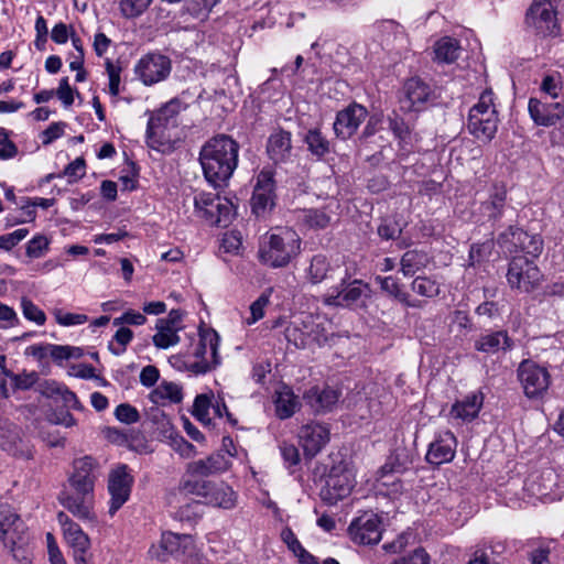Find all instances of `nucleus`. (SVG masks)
I'll use <instances>...</instances> for the list:
<instances>
[{
    "instance_id": "nucleus-1",
    "label": "nucleus",
    "mask_w": 564,
    "mask_h": 564,
    "mask_svg": "<svg viewBox=\"0 0 564 564\" xmlns=\"http://www.w3.org/2000/svg\"><path fill=\"white\" fill-rule=\"evenodd\" d=\"M238 154V142L227 134H218L207 140L199 152L206 181L214 187L226 184L237 169Z\"/></svg>"
},
{
    "instance_id": "nucleus-2",
    "label": "nucleus",
    "mask_w": 564,
    "mask_h": 564,
    "mask_svg": "<svg viewBox=\"0 0 564 564\" xmlns=\"http://www.w3.org/2000/svg\"><path fill=\"white\" fill-rule=\"evenodd\" d=\"M219 335L214 329L199 332L186 352L172 355L169 362L178 371H188L195 376L205 375L220 365L218 354Z\"/></svg>"
},
{
    "instance_id": "nucleus-3",
    "label": "nucleus",
    "mask_w": 564,
    "mask_h": 564,
    "mask_svg": "<svg viewBox=\"0 0 564 564\" xmlns=\"http://www.w3.org/2000/svg\"><path fill=\"white\" fill-rule=\"evenodd\" d=\"M301 245V237L292 228H274L261 238L259 261L273 269L284 268L300 254Z\"/></svg>"
},
{
    "instance_id": "nucleus-4",
    "label": "nucleus",
    "mask_w": 564,
    "mask_h": 564,
    "mask_svg": "<svg viewBox=\"0 0 564 564\" xmlns=\"http://www.w3.org/2000/svg\"><path fill=\"white\" fill-rule=\"evenodd\" d=\"M0 540L18 563L32 562L33 554L28 529L9 505H0Z\"/></svg>"
},
{
    "instance_id": "nucleus-5",
    "label": "nucleus",
    "mask_w": 564,
    "mask_h": 564,
    "mask_svg": "<svg viewBox=\"0 0 564 564\" xmlns=\"http://www.w3.org/2000/svg\"><path fill=\"white\" fill-rule=\"evenodd\" d=\"M181 108V101L172 99L151 115L147 127V144L151 149L161 152L173 149V131L178 126Z\"/></svg>"
},
{
    "instance_id": "nucleus-6",
    "label": "nucleus",
    "mask_w": 564,
    "mask_h": 564,
    "mask_svg": "<svg viewBox=\"0 0 564 564\" xmlns=\"http://www.w3.org/2000/svg\"><path fill=\"white\" fill-rule=\"evenodd\" d=\"M498 113L491 89H485L468 113L467 129L481 142H490L498 130Z\"/></svg>"
},
{
    "instance_id": "nucleus-7",
    "label": "nucleus",
    "mask_w": 564,
    "mask_h": 564,
    "mask_svg": "<svg viewBox=\"0 0 564 564\" xmlns=\"http://www.w3.org/2000/svg\"><path fill=\"white\" fill-rule=\"evenodd\" d=\"M182 490L185 494L203 498L207 505L223 509H232L237 503L236 492L225 482H212L204 479L185 480Z\"/></svg>"
},
{
    "instance_id": "nucleus-8",
    "label": "nucleus",
    "mask_w": 564,
    "mask_h": 564,
    "mask_svg": "<svg viewBox=\"0 0 564 564\" xmlns=\"http://www.w3.org/2000/svg\"><path fill=\"white\" fill-rule=\"evenodd\" d=\"M194 206L199 217L216 226H227L235 213V206L231 200L213 193L202 192L196 194Z\"/></svg>"
},
{
    "instance_id": "nucleus-9",
    "label": "nucleus",
    "mask_w": 564,
    "mask_h": 564,
    "mask_svg": "<svg viewBox=\"0 0 564 564\" xmlns=\"http://www.w3.org/2000/svg\"><path fill=\"white\" fill-rule=\"evenodd\" d=\"M518 380L527 398L542 397L549 389L551 376L546 367L531 359L522 360L517 369Z\"/></svg>"
},
{
    "instance_id": "nucleus-10",
    "label": "nucleus",
    "mask_w": 564,
    "mask_h": 564,
    "mask_svg": "<svg viewBox=\"0 0 564 564\" xmlns=\"http://www.w3.org/2000/svg\"><path fill=\"white\" fill-rule=\"evenodd\" d=\"M542 274L538 265L527 257H513L509 263L507 280L512 289L529 293L541 282Z\"/></svg>"
},
{
    "instance_id": "nucleus-11",
    "label": "nucleus",
    "mask_w": 564,
    "mask_h": 564,
    "mask_svg": "<svg viewBox=\"0 0 564 564\" xmlns=\"http://www.w3.org/2000/svg\"><path fill=\"white\" fill-rule=\"evenodd\" d=\"M355 484L351 469L341 464L334 466L326 477L321 497L328 505H336L350 495Z\"/></svg>"
},
{
    "instance_id": "nucleus-12",
    "label": "nucleus",
    "mask_w": 564,
    "mask_h": 564,
    "mask_svg": "<svg viewBox=\"0 0 564 564\" xmlns=\"http://www.w3.org/2000/svg\"><path fill=\"white\" fill-rule=\"evenodd\" d=\"M149 553L152 557L163 562L166 561L167 555L177 558L192 557L196 555L197 547L191 534H178L169 531L162 534L160 546H152Z\"/></svg>"
},
{
    "instance_id": "nucleus-13",
    "label": "nucleus",
    "mask_w": 564,
    "mask_h": 564,
    "mask_svg": "<svg viewBox=\"0 0 564 564\" xmlns=\"http://www.w3.org/2000/svg\"><path fill=\"white\" fill-rule=\"evenodd\" d=\"M57 520L67 545L73 550L75 563L89 564L91 558L89 536L65 512H58Z\"/></svg>"
},
{
    "instance_id": "nucleus-14",
    "label": "nucleus",
    "mask_w": 564,
    "mask_h": 564,
    "mask_svg": "<svg viewBox=\"0 0 564 564\" xmlns=\"http://www.w3.org/2000/svg\"><path fill=\"white\" fill-rule=\"evenodd\" d=\"M370 286L361 280L347 282L341 279L339 285L330 288L324 296V302L329 306L350 307L361 302L362 299L369 297Z\"/></svg>"
},
{
    "instance_id": "nucleus-15",
    "label": "nucleus",
    "mask_w": 564,
    "mask_h": 564,
    "mask_svg": "<svg viewBox=\"0 0 564 564\" xmlns=\"http://www.w3.org/2000/svg\"><path fill=\"white\" fill-rule=\"evenodd\" d=\"M171 59L160 53H149L134 66V73L147 86L164 80L171 73Z\"/></svg>"
},
{
    "instance_id": "nucleus-16",
    "label": "nucleus",
    "mask_w": 564,
    "mask_h": 564,
    "mask_svg": "<svg viewBox=\"0 0 564 564\" xmlns=\"http://www.w3.org/2000/svg\"><path fill=\"white\" fill-rule=\"evenodd\" d=\"M527 23L541 35L557 34L558 24L553 0H534L527 14Z\"/></svg>"
},
{
    "instance_id": "nucleus-17",
    "label": "nucleus",
    "mask_w": 564,
    "mask_h": 564,
    "mask_svg": "<svg viewBox=\"0 0 564 564\" xmlns=\"http://www.w3.org/2000/svg\"><path fill=\"white\" fill-rule=\"evenodd\" d=\"M133 485V476L127 465L113 468L108 478V490L111 496L109 513L113 516L129 499Z\"/></svg>"
},
{
    "instance_id": "nucleus-18",
    "label": "nucleus",
    "mask_w": 564,
    "mask_h": 564,
    "mask_svg": "<svg viewBox=\"0 0 564 564\" xmlns=\"http://www.w3.org/2000/svg\"><path fill=\"white\" fill-rule=\"evenodd\" d=\"M348 534L357 544H377L382 534L381 520L377 514L364 513L349 524Z\"/></svg>"
},
{
    "instance_id": "nucleus-19",
    "label": "nucleus",
    "mask_w": 564,
    "mask_h": 564,
    "mask_svg": "<svg viewBox=\"0 0 564 564\" xmlns=\"http://www.w3.org/2000/svg\"><path fill=\"white\" fill-rule=\"evenodd\" d=\"M368 117V110L362 105L352 102L336 115L334 122L335 134L343 139H349Z\"/></svg>"
},
{
    "instance_id": "nucleus-20",
    "label": "nucleus",
    "mask_w": 564,
    "mask_h": 564,
    "mask_svg": "<svg viewBox=\"0 0 564 564\" xmlns=\"http://www.w3.org/2000/svg\"><path fill=\"white\" fill-rule=\"evenodd\" d=\"M274 181L270 171H261L257 176V183L251 197L253 214L263 216L274 205Z\"/></svg>"
},
{
    "instance_id": "nucleus-21",
    "label": "nucleus",
    "mask_w": 564,
    "mask_h": 564,
    "mask_svg": "<svg viewBox=\"0 0 564 564\" xmlns=\"http://www.w3.org/2000/svg\"><path fill=\"white\" fill-rule=\"evenodd\" d=\"M329 429L322 423H308L301 427L300 444L305 456L312 458L329 442Z\"/></svg>"
},
{
    "instance_id": "nucleus-22",
    "label": "nucleus",
    "mask_w": 564,
    "mask_h": 564,
    "mask_svg": "<svg viewBox=\"0 0 564 564\" xmlns=\"http://www.w3.org/2000/svg\"><path fill=\"white\" fill-rule=\"evenodd\" d=\"M457 440L453 432H440L430 444L426 460L433 465H442L453 460L456 454Z\"/></svg>"
},
{
    "instance_id": "nucleus-23",
    "label": "nucleus",
    "mask_w": 564,
    "mask_h": 564,
    "mask_svg": "<svg viewBox=\"0 0 564 564\" xmlns=\"http://www.w3.org/2000/svg\"><path fill=\"white\" fill-rule=\"evenodd\" d=\"M528 108L530 117L538 126L551 127L564 117V104L561 102H542L530 98Z\"/></svg>"
},
{
    "instance_id": "nucleus-24",
    "label": "nucleus",
    "mask_w": 564,
    "mask_h": 564,
    "mask_svg": "<svg viewBox=\"0 0 564 564\" xmlns=\"http://www.w3.org/2000/svg\"><path fill=\"white\" fill-rule=\"evenodd\" d=\"M74 473L69 478V484L77 494H93L94 490V469L95 460L89 456H84L74 460Z\"/></svg>"
},
{
    "instance_id": "nucleus-25",
    "label": "nucleus",
    "mask_w": 564,
    "mask_h": 564,
    "mask_svg": "<svg viewBox=\"0 0 564 564\" xmlns=\"http://www.w3.org/2000/svg\"><path fill=\"white\" fill-rule=\"evenodd\" d=\"M338 390L325 387H312L303 394L304 402L314 413H324L332 411L339 400Z\"/></svg>"
},
{
    "instance_id": "nucleus-26",
    "label": "nucleus",
    "mask_w": 564,
    "mask_h": 564,
    "mask_svg": "<svg viewBox=\"0 0 564 564\" xmlns=\"http://www.w3.org/2000/svg\"><path fill=\"white\" fill-rule=\"evenodd\" d=\"M231 467L228 456L218 451L205 459H198L187 465V471L194 476L208 477L227 471Z\"/></svg>"
},
{
    "instance_id": "nucleus-27",
    "label": "nucleus",
    "mask_w": 564,
    "mask_h": 564,
    "mask_svg": "<svg viewBox=\"0 0 564 564\" xmlns=\"http://www.w3.org/2000/svg\"><path fill=\"white\" fill-rule=\"evenodd\" d=\"M404 96L401 98V108L405 111L420 110L431 96V88L420 78H410L403 87Z\"/></svg>"
},
{
    "instance_id": "nucleus-28",
    "label": "nucleus",
    "mask_w": 564,
    "mask_h": 564,
    "mask_svg": "<svg viewBox=\"0 0 564 564\" xmlns=\"http://www.w3.org/2000/svg\"><path fill=\"white\" fill-rule=\"evenodd\" d=\"M302 330L307 336L310 345L322 346L333 335L330 323L323 316L306 315L302 318Z\"/></svg>"
},
{
    "instance_id": "nucleus-29",
    "label": "nucleus",
    "mask_w": 564,
    "mask_h": 564,
    "mask_svg": "<svg viewBox=\"0 0 564 564\" xmlns=\"http://www.w3.org/2000/svg\"><path fill=\"white\" fill-rule=\"evenodd\" d=\"M267 152L274 163H284L292 155V139L288 131H276L272 133L267 143Z\"/></svg>"
},
{
    "instance_id": "nucleus-30",
    "label": "nucleus",
    "mask_w": 564,
    "mask_h": 564,
    "mask_svg": "<svg viewBox=\"0 0 564 564\" xmlns=\"http://www.w3.org/2000/svg\"><path fill=\"white\" fill-rule=\"evenodd\" d=\"M62 505L76 518L84 521H94L96 519L93 512V494H73L67 495Z\"/></svg>"
},
{
    "instance_id": "nucleus-31",
    "label": "nucleus",
    "mask_w": 564,
    "mask_h": 564,
    "mask_svg": "<svg viewBox=\"0 0 564 564\" xmlns=\"http://www.w3.org/2000/svg\"><path fill=\"white\" fill-rule=\"evenodd\" d=\"M507 200V187L503 183H495L490 191L488 199L481 204L482 213L492 220L502 217Z\"/></svg>"
},
{
    "instance_id": "nucleus-32",
    "label": "nucleus",
    "mask_w": 564,
    "mask_h": 564,
    "mask_svg": "<svg viewBox=\"0 0 564 564\" xmlns=\"http://www.w3.org/2000/svg\"><path fill=\"white\" fill-rule=\"evenodd\" d=\"M482 406V395L471 393L460 401H456L451 409V416L463 422H470L477 417Z\"/></svg>"
},
{
    "instance_id": "nucleus-33",
    "label": "nucleus",
    "mask_w": 564,
    "mask_h": 564,
    "mask_svg": "<svg viewBox=\"0 0 564 564\" xmlns=\"http://www.w3.org/2000/svg\"><path fill=\"white\" fill-rule=\"evenodd\" d=\"M513 346L507 332L498 330L484 334L475 340V349L486 354H496L499 350H509Z\"/></svg>"
},
{
    "instance_id": "nucleus-34",
    "label": "nucleus",
    "mask_w": 564,
    "mask_h": 564,
    "mask_svg": "<svg viewBox=\"0 0 564 564\" xmlns=\"http://www.w3.org/2000/svg\"><path fill=\"white\" fill-rule=\"evenodd\" d=\"M274 405L276 416L285 420L300 409L301 403L290 387L282 386L274 393Z\"/></svg>"
},
{
    "instance_id": "nucleus-35",
    "label": "nucleus",
    "mask_w": 564,
    "mask_h": 564,
    "mask_svg": "<svg viewBox=\"0 0 564 564\" xmlns=\"http://www.w3.org/2000/svg\"><path fill=\"white\" fill-rule=\"evenodd\" d=\"M460 43L451 36H443L434 44V59L437 63L452 64L460 55Z\"/></svg>"
},
{
    "instance_id": "nucleus-36",
    "label": "nucleus",
    "mask_w": 564,
    "mask_h": 564,
    "mask_svg": "<svg viewBox=\"0 0 564 564\" xmlns=\"http://www.w3.org/2000/svg\"><path fill=\"white\" fill-rule=\"evenodd\" d=\"M149 399L158 405L166 402L180 403L183 399L182 388L174 382L163 381L150 392Z\"/></svg>"
},
{
    "instance_id": "nucleus-37",
    "label": "nucleus",
    "mask_w": 564,
    "mask_h": 564,
    "mask_svg": "<svg viewBox=\"0 0 564 564\" xmlns=\"http://www.w3.org/2000/svg\"><path fill=\"white\" fill-rule=\"evenodd\" d=\"M430 262L427 253L419 250H409L401 258V272L404 276H412L424 269Z\"/></svg>"
},
{
    "instance_id": "nucleus-38",
    "label": "nucleus",
    "mask_w": 564,
    "mask_h": 564,
    "mask_svg": "<svg viewBox=\"0 0 564 564\" xmlns=\"http://www.w3.org/2000/svg\"><path fill=\"white\" fill-rule=\"evenodd\" d=\"M524 240H531L530 235L514 227H509L498 237V243L509 253L521 251Z\"/></svg>"
},
{
    "instance_id": "nucleus-39",
    "label": "nucleus",
    "mask_w": 564,
    "mask_h": 564,
    "mask_svg": "<svg viewBox=\"0 0 564 564\" xmlns=\"http://www.w3.org/2000/svg\"><path fill=\"white\" fill-rule=\"evenodd\" d=\"M304 142L312 155L323 158L330 151V143L319 129H310L304 137Z\"/></svg>"
},
{
    "instance_id": "nucleus-40",
    "label": "nucleus",
    "mask_w": 564,
    "mask_h": 564,
    "mask_svg": "<svg viewBox=\"0 0 564 564\" xmlns=\"http://www.w3.org/2000/svg\"><path fill=\"white\" fill-rule=\"evenodd\" d=\"M299 220L310 229H325L329 226L332 216L325 209L311 208L301 212Z\"/></svg>"
},
{
    "instance_id": "nucleus-41",
    "label": "nucleus",
    "mask_w": 564,
    "mask_h": 564,
    "mask_svg": "<svg viewBox=\"0 0 564 564\" xmlns=\"http://www.w3.org/2000/svg\"><path fill=\"white\" fill-rule=\"evenodd\" d=\"M376 283L380 285V289L387 293L389 296L395 299L397 301L410 306L409 297L410 295L402 290L399 281L394 276H376Z\"/></svg>"
},
{
    "instance_id": "nucleus-42",
    "label": "nucleus",
    "mask_w": 564,
    "mask_h": 564,
    "mask_svg": "<svg viewBox=\"0 0 564 564\" xmlns=\"http://www.w3.org/2000/svg\"><path fill=\"white\" fill-rule=\"evenodd\" d=\"M329 270L330 264L326 256L316 254L311 260L306 276L313 284H318L327 278Z\"/></svg>"
},
{
    "instance_id": "nucleus-43",
    "label": "nucleus",
    "mask_w": 564,
    "mask_h": 564,
    "mask_svg": "<svg viewBox=\"0 0 564 564\" xmlns=\"http://www.w3.org/2000/svg\"><path fill=\"white\" fill-rule=\"evenodd\" d=\"M156 333L154 334L152 340L156 348L167 349L180 341L178 332L175 328H172L166 325H160L159 321H156Z\"/></svg>"
},
{
    "instance_id": "nucleus-44",
    "label": "nucleus",
    "mask_w": 564,
    "mask_h": 564,
    "mask_svg": "<svg viewBox=\"0 0 564 564\" xmlns=\"http://www.w3.org/2000/svg\"><path fill=\"white\" fill-rule=\"evenodd\" d=\"M18 442H20L19 429L9 421L0 417V447L14 453V447Z\"/></svg>"
},
{
    "instance_id": "nucleus-45",
    "label": "nucleus",
    "mask_w": 564,
    "mask_h": 564,
    "mask_svg": "<svg viewBox=\"0 0 564 564\" xmlns=\"http://www.w3.org/2000/svg\"><path fill=\"white\" fill-rule=\"evenodd\" d=\"M556 474L552 469H546L540 476L531 480V489L540 497L550 496L555 487Z\"/></svg>"
},
{
    "instance_id": "nucleus-46",
    "label": "nucleus",
    "mask_w": 564,
    "mask_h": 564,
    "mask_svg": "<svg viewBox=\"0 0 564 564\" xmlns=\"http://www.w3.org/2000/svg\"><path fill=\"white\" fill-rule=\"evenodd\" d=\"M212 399H214L213 394H198L193 404V415L205 425L212 424L213 421Z\"/></svg>"
},
{
    "instance_id": "nucleus-47",
    "label": "nucleus",
    "mask_w": 564,
    "mask_h": 564,
    "mask_svg": "<svg viewBox=\"0 0 564 564\" xmlns=\"http://www.w3.org/2000/svg\"><path fill=\"white\" fill-rule=\"evenodd\" d=\"M165 425L167 426L166 432H170L169 437L172 448L182 457H193L195 455L194 445L187 442L183 436L176 434L169 421H166Z\"/></svg>"
},
{
    "instance_id": "nucleus-48",
    "label": "nucleus",
    "mask_w": 564,
    "mask_h": 564,
    "mask_svg": "<svg viewBox=\"0 0 564 564\" xmlns=\"http://www.w3.org/2000/svg\"><path fill=\"white\" fill-rule=\"evenodd\" d=\"M412 290L421 296L434 297L440 294V284L429 276H416L412 282Z\"/></svg>"
},
{
    "instance_id": "nucleus-49",
    "label": "nucleus",
    "mask_w": 564,
    "mask_h": 564,
    "mask_svg": "<svg viewBox=\"0 0 564 564\" xmlns=\"http://www.w3.org/2000/svg\"><path fill=\"white\" fill-rule=\"evenodd\" d=\"M272 289L265 290L251 305L250 316L246 318L248 325H252L264 316V310L270 303Z\"/></svg>"
},
{
    "instance_id": "nucleus-50",
    "label": "nucleus",
    "mask_w": 564,
    "mask_h": 564,
    "mask_svg": "<svg viewBox=\"0 0 564 564\" xmlns=\"http://www.w3.org/2000/svg\"><path fill=\"white\" fill-rule=\"evenodd\" d=\"M153 0H120V12L124 18L131 19L141 15Z\"/></svg>"
},
{
    "instance_id": "nucleus-51",
    "label": "nucleus",
    "mask_w": 564,
    "mask_h": 564,
    "mask_svg": "<svg viewBox=\"0 0 564 564\" xmlns=\"http://www.w3.org/2000/svg\"><path fill=\"white\" fill-rule=\"evenodd\" d=\"M21 308L23 316L31 322H34L37 325H44L46 322L45 313L35 305L30 299L22 297L21 300Z\"/></svg>"
},
{
    "instance_id": "nucleus-52",
    "label": "nucleus",
    "mask_w": 564,
    "mask_h": 564,
    "mask_svg": "<svg viewBox=\"0 0 564 564\" xmlns=\"http://www.w3.org/2000/svg\"><path fill=\"white\" fill-rule=\"evenodd\" d=\"M303 323L294 322L291 326L285 329V337L289 343H292L297 348H305L311 346L307 336L302 330Z\"/></svg>"
},
{
    "instance_id": "nucleus-53",
    "label": "nucleus",
    "mask_w": 564,
    "mask_h": 564,
    "mask_svg": "<svg viewBox=\"0 0 564 564\" xmlns=\"http://www.w3.org/2000/svg\"><path fill=\"white\" fill-rule=\"evenodd\" d=\"M53 315L56 323L65 327L82 325L88 321V317L85 314L67 313L61 308H55Z\"/></svg>"
},
{
    "instance_id": "nucleus-54",
    "label": "nucleus",
    "mask_w": 564,
    "mask_h": 564,
    "mask_svg": "<svg viewBox=\"0 0 564 564\" xmlns=\"http://www.w3.org/2000/svg\"><path fill=\"white\" fill-rule=\"evenodd\" d=\"M86 174V163L84 158L79 156L72 161L61 174L68 177V183H75L83 178Z\"/></svg>"
},
{
    "instance_id": "nucleus-55",
    "label": "nucleus",
    "mask_w": 564,
    "mask_h": 564,
    "mask_svg": "<svg viewBox=\"0 0 564 564\" xmlns=\"http://www.w3.org/2000/svg\"><path fill=\"white\" fill-rule=\"evenodd\" d=\"M132 338L133 333L130 328L120 327L113 336V339L119 346L116 347L112 343H110L109 350L116 356L123 354L126 351L127 345L132 340Z\"/></svg>"
},
{
    "instance_id": "nucleus-56",
    "label": "nucleus",
    "mask_w": 564,
    "mask_h": 564,
    "mask_svg": "<svg viewBox=\"0 0 564 564\" xmlns=\"http://www.w3.org/2000/svg\"><path fill=\"white\" fill-rule=\"evenodd\" d=\"M29 235V229L19 228L12 232L0 236V249L4 251L12 250Z\"/></svg>"
},
{
    "instance_id": "nucleus-57",
    "label": "nucleus",
    "mask_w": 564,
    "mask_h": 564,
    "mask_svg": "<svg viewBox=\"0 0 564 564\" xmlns=\"http://www.w3.org/2000/svg\"><path fill=\"white\" fill-rule=\"evenodd\" d=\"M48 248V239L43 235L34 236L26 245L25 253L29 258H41Z\"/></svg>"
},
{
    "instance_id": "nucleus-58",
    "label": "nucleus",
    "mask_w": 564,
    "mask_h": 564,
    "mask_svg": "<svg viewBox=\"0 0 564 564\" xmlns=\"http://www.w3.org/2000/svg\"><path fill=\"white\" fill-rule=\"evenodd\" d=\"M217 0H188L186 10L197 19H204L216 4Z\"/></svg>"
},
{
    "instance_id": "nucleus-59",
    "label": "nucleus",
    "mask_w": 564,
    "mask_h": 564,
    "mask_svg": "<svg viewBox=\"0 0 564 564\" xmlns=\"http://www.w3.org/2000/svg\"><path fill=\"white\" fill-rule=\"evenodd\" d=\"M115 416L124 424H133L140 420L139 411L129 403H121L115 410Z\"/></svg>"
},
{
    "instance_id": "nucleus-60",
    "label": "nucleus",
    "mask_w": 564,
    "mask_h": 564,
    "mask_svg": "<svg viewBox=\"0 0 564 564\" xmlns=\"http://www.w3.org/2000/svg\"><path fill=\"white\" fill-rule=\"evenodd\" d=\"M202 506L198 501L187 502L178 508L175 518L180 521H193L200 517Z\"/></svg>"
},
{
    "instance_id": "nucleus-61",
    "label": "nucleus",
    "mask_w": 564,
    "mask_h": 564,
    "mask_svg": "<svg viewBox=\"0 0 564 564\" xmlns=\"http://www.w3.org/2000/svg\"><path fill=\"white\" fill-rule=\"evenodd\" d=\"M492 248L494 242L490 240L473 245L469 250V260L471 265L480 263L485 258H487L491 253Z\"/></svg>"
},
{
    "instance_id": "nucleus-62",
    "label": "nucleus",
    "mask_w": 564,
    "mask_h": 564,
    "mask_svg": "<svg viewBox=\"0 0 564 564\" xmlns=\"http://www.w3.org/2000/svg\"><path fill=\"white\" fill-rule=\"evenodd\" d=\"M402 229L397 221L384 219L379 225L377 232L381 239L391 240L401 235Z\"/></svg>"
},
{
    "instance_id": "nucleus-63",
    "label": "nucleus",
    "mask_w": 564,
    "mask_h": 564,
    "mask_svg": "<svg viewBox=\"0 0 564 564\" xmlns=\"http://www.w3.org/2000/svg\"><path fill=\"white\" fill-rule=\"evenodd\" d=\"M66 123L53 122L41 134L42 143L47 145L64 134Z\"/></svg>"
},
{
    "instance_id": "nucleus-64",
    "label": "nucleus",
    "mask_w": 564,
    "mask_h": 564,
    "mask_svg": "<svg viewBox=\"0 0 564 564\" xmlns=\"http://www.w3.org/2000/svg\"><path fill=\"white\" fill-rule=\"evenodd\" d=\"M552 542H542L530 554L531 564H550L549 555Z\"/></svg>"
}]
</instances>
